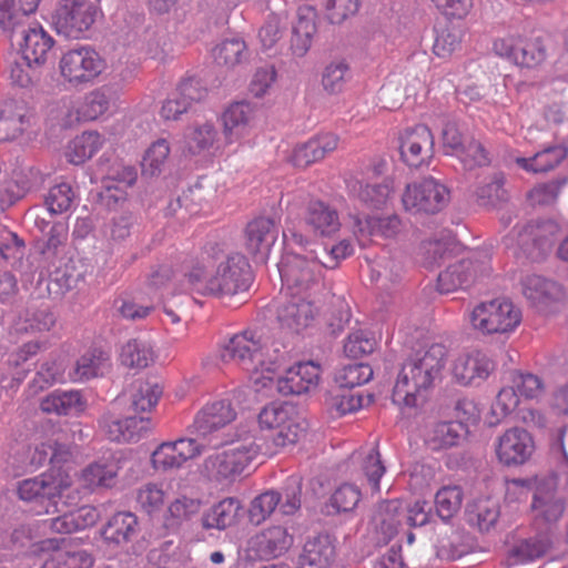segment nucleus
I'll return each mask as SVG.
<instances>
[{
  "mask_svg": "<svg viewBox=\"0 0 568 568\" xmlns=\"http://www.w3.org/2000/svg\"><path fill=\"white\" fill-rule=\"evenodd\" d=\"M190 288L203 296H231L248 288L250 264L241 253H227L219 244H206L183 274Z\"/></svg>",
  "mask_w": 568,
  "mask_h": 568,
  "instance_id": "nucleus-1",
  "label": "nucleus"
},
{
  "mask_svg": "<svg viewBox=\"0 0 568 568\" xmlns=\"http://www.w3.org/2000/svg\"><path fill=\"white\" fill-rule=\"evenodd\" d=\"M448 349L442 343L416 351L403 364L392 393V402L400 409L424 405L429 392L440 379Z\"/></svg>",
  "mask_w": 568,
  "mask_h": 568,
  "instance_id": "nucleus-2",
  "label": "nucleus"
},
{
  "mask_svg": "<svg viewBox=\"0 0 568 568\" xmlns=\"http://www.w3.org/2000/svg\"><path fill=\"white\" fill-rule=\"evenodd\" d=\"M71 447L53 442L51 467L44 473L18 483L17 493L21 500L34 505L37 514H55L59 504L68 498L73 487Z\"/></svg>",
  "mask_w": 568,
  "mask_h": 568,
  "instance_id": "nucleus-3",
  "label": "nucleus"
},
{
  "mask_svg": "<svg viewBox=\"0 0 568 568\" xmlns=\"http://www.w3.org/2000/svg\"><path fill=\"white\" fill-rule=\"evenodd\" d=\"M221 358L250 375L256 385L266 387L278 369L277 356H270L267 339L256 329H244L230 336L221 347Z\"/></svg>",
  "mask_w": 568,
  "mask_h": 568,
  "instance_id": "nucleus-4",
  "label": "nucleus"
},
{
  "mask_svg": "<svg viewBox=\"0 0 568 568\" xmlns=\"http://www.w3.org/2000/svg\"><path fill=\"white\" fill-rule=\"evenodd\" d=\"M257 424L261 432L266 434L260 444L261 454L266 456L295 446L305 432L294 406L287 403L273 402L264 406L257 415Z\"/></svg>",
  "mask_w": 568,
  "mask_h": 568,
  "instance_id": "nucleus-5",
  "label": "nucleus"
},
{
  "mask_svg": "<svg viewBox=\"0 0 568 568\" xmlns=\"http://www.w3.org/2000/svg\"><path fill=\"white\" fill-rule=\"evenodd\" d=\"M324 263L315 256L286 253L278 265L281 280L288 293L317 297L324 291Z\"/></svg>",
  "mask_w": 568,
  "mask_h": 568,
  "instance_id": "nucleus-6",
  "label": "nucleus"
},
{
  "mask_svg": "<svg viewBox=\"0 0 568 568\" xmlns=\"http://www.w3.org/2000/svg\"><path fill=\"white\" fill-rule=\"evenodd\" d=\"M521 317L520 308L505 297L480 302L468 314L471 328L484 336L513 333Z\"/></svg>",
  "mask_w": 568,
  "mask_h": 568,
  "instance_id": "nucleus-7",
  "label": "nucleus"
},
{
  "mask_svg": "<svg viewBox=\"0 0 568 568\" xmlns=\"http://www.w3.org/2000/svg\"><path fill=\"white\" fill-rule=\"evenodd\" d=\"M262 453L254 436L239 439L232 447L209 456L204 462L207 475L215 481L232 483Z\"/></svg>",
  "mask_w": 568,
  "mask_h": 568,
  "instance_id": "nucleus-8",
  "label": "nucleus"
},
{
  "mask_svg": "<svg viewBox=\"0 0 568 568\" xmlns=\"http://www.w3.org/2000/svg\"><path fill=\"white\" fill-rule=\"evenodd\" d=\"M560 233V226L552 220L534 221L521 226H515L505 236L506 247L517 250L531 260L542 258L554 246Z\"/></svg>",
  "mask_w": 568,
  "mask_h": 568,
  "instance_id": "nucleus-9",
  "label": "nucleus"
},
{
  "mask_svg": "<svg viewBox=\"0 0 568 568\" xmlns=\"http://www.w3.org/2000/svg\"><path fill=\"white\" fill-rule=\"evenodd\" d=\"M105 69V60L89 45L70 49L59 60L60 75L71 88L92 84Z\"/></svg>",
  "mask_w": 568,
  "mask_h": 568,
  "instance_id": "nucleus-10",
  "label": "nucleus"
},
{
  "mask_svg": "<svg viewBox=\"0 0 568 568\" xmlns=\"http://www.w3.org/2000/svg\"><path fill=\"white\" fill-rule=\"evenodd\" d=\"M493 51L526 69H536L548 58L546 40L540 36L506 34L494 40Z\"/></svg>",
  "mask_w": 568,
  "mask_h": 568,
  "instance_id": "nucleus-11",
  "label": "nucleus"
},
{
  "mask_svg": "<svg viewBox=\"0 0 568 568\" xmlns=\"http://www.w3.org/2000/svg\"><path fill=\"white\" fill-rule=\"evenodd\" d=\"M448 201V189L433 176L407 183L400 195L404 211L410 214H436Z\"/></svg>",
  "mask_w": 568,
  "mask_h": 568,
  "instance_id": "nucleus-12",
  "label": "nucleus"
},
{
  "mask_svg": "<svg viewBox=\"0 0 568 568\" xmlns=\"http://www.w3.org/2000/svg\"><path fill=\"white\" fill-rule=\"evenodd\" d=\"M494 452L501 466L520 467L532 458L536 452L535 438L527 429L514 426L495 439Z\"/></svg>",
  "mask_w": 568,
  "mask_h": 568,
  "instance_id": "nucleus-13",
  "label": "nucleus"
},
{
  "mask_svg": "<svg viewBox=\"0 0 568 568\" xmlns=\"http://www.w3.org/2000/svg\"><path fill=\"white\" fill-rule=\"evenodd\" d=\"M203 450L204 446L194 438L181 437L163 442L151 454V467L159 474L172 473L199 457Z\"/></svg>",
  "mask_w": 568,
  "mask_h": 568,
  "instance_id": "nucleus-14",
  "label": "nucleus"
},
{
  "mask_svg": "<svg viewBox=\"0 0 568 568\" xmlns=\"http://www.w3.org/2000/svg\"><path fill=\"white\" fill-rule=\"evenodd\" d=\"M531 501L534 524L540 529H550L565 513V500L558 496L556 481L552 478L535 479Z\"/></svg>",
  "mask_w": 568,
  "mask_h": 568,
  "instance_id": "nucleus-15",
  "label": "nucleus"
},
{
  "mask_svg": "<svg viewBox=\"0 0 568 568\" xmlns=\"http://www.w3.org/2000/svg\"><path fill=\"white\" fill-rule=\"evenodd\" d=\"M95 18V8L90 0H60L53 17L59 33L79 39L91 28Z\"/></svg>",
  "mask_w": 568,
  "mask_h": 568,
  "instance_id": "nucleus-16",
  "label": "nucleus"
},
{
  "mask_svg": "<svg viewBox=\"0 0 568 568\" xmlns=\"http://www.w3.org/2000/svg\"><path fill=\"white\" fill-rule=\"evenodd\" d=\"M496 363L485 351L473 348L459 353L452 362L453 379L463 386L479 385L495 371Z\"/></svg>",
  "mask_w": 568,
  "mask_h": 568,
  "instance_id": "nucleus-17",
  "label": "nucleus"
},
{
  "mask_svg": "<svg viewBox=\"0 0 568 568\" xmlns=\"http://www.w3.org/2000/svg\"><path fill=\"white\" fill-rule=\"evenodd\" d=\"M402 161L409 168L428 166L434 156V135L424 124L405 129L399 135Z\"/></svg>",
  "mask_w": 568,
  "mask_h": 568,
  "instance_id": "nucleus-18",
  "label": "nucleus"
},
{
  "mask_svg": "<svg viewBox=\"0 0 568 568\" xmlns=\"http://www.w3.org/2000/svg\"><path fill=\"white\" fill-rule=\"evenodd\" d=\"M257 109L246 101L233 102L220 115L222 134L227 145L242 142L252 131Z\"/></svg>",
  "mask_w": 568,
  "mask_h": 568,
  "instance_id": "nucleus-19",
  "label": "nucleus"
},
{
  "mask_svg": "<svg viewBox=\"0 0 568 568\" xmlns=\"http://www.w3.org/2000/svg\"><path fill=\"white\" fill-rule=\"evenodd\" d=\"M290 300L277 310V320L282 328L301 333L311 327L318 314L317 297L288 293Z\"/></svg>",
  "mask_w": 568,
  "mask_h": 568,
  "instance_id": "nucleus-20",
  "label": "nucleus"
},
{
  "mask_svg": "<svg viewBox=\"0 0 568 568\" xmlns=\"http://www.w3.org/2000/svg\"><path fill=\"white\" fill-rule=\"evenodd\" d=\"M278 226L274 219L257 216L244 230V245L248 254L258 262H265L277 240Z\"/></svg>",
  "mask_w": 568,
  "mask_h": 568,
  "instance_id": "nucleus-21",
  "label": "nucleus"
},
{
  "mask_svg": "<svg viewBox=\"0 0 568 568\" xmlns=\"http://www.w3.org/2000/svg\"><path fill=\"white\" fill-rule=\"evenodd\" d=\"M404 231V224L397 214L387 216L355 217L353 233L359 246L372 244L374 237L397 239Z\"/></svg>",
  "mask_w": 568,
  "mask_h": 568,
  "instance_id": "nucleus-22",
  "label": "nucleus"
},
{
  "mask_svg": "<svg viewBox=\"0 0 568 568\" xmlns=\"http://www.w3.org/2000/svg\"><path fill=\"white\" fill-rule=\"evenodd\" d=\"M322 375L318 363L300 362L286 369L277 379V389L283 395H301L317 388Z\"/></svg>",
  "mask_w": 568,
  "mask_h": 568,
  "instance_id": "nucleus-23",
  "label": "nucleus"
},
{
  "mask_svg": "<svg viewBox=\"0 0 568 568\" xmlns=\"http://www.w3.org/2000/svg\"><path fill=\"white\" fill-rule=\"evenodd\" d=\"M294 544L287 527L272 525L256 532L248 542L250 550L260 559H273L286 554Z\"/></svg>",
  "mask_w": 568,
  "mask_h": 568,
  "instance_id": "nucleus-24",
  "label": "nucleus"
},
{
  "mask_svg": "<svg viewBox=\"0 0 568 568\" xmlns=\"http://www.w3.org/2000/svg\"><path fill=\"white\" fill-rule=\"evenodd\" d=\"M121 469L122 458L116 454H111L84 467L81 470L79 480L81 486L89 491L110 489L116 485Z\"/></svg>",
  "mask_w": 568,
  "mask_h": 568,
  "instance_id": "nucleus-25",
  "label": "nucleus"
},
{
  "mask_svg": "<svg viewBox=\"0 0 568 568\" xmlns=\"http://www.w3.org/2000/svg\"><path fill=\"white\" fill-rule=\"evenodd\" d=\"M303 223L315 237H333L342 227L337 209L323 200L308 202L304 211Z\"/></svg>",
  "mask_w": 568,
  "mask_h": 568,
  "instance_id": "nucleus-26",
  "label": "nucleus"
},
{
  "mask_svg": "<svg viewBox=\"0 0 568 568\" xmlns=\"http://www.w3.org/2000/svg\"><path fill=\"white\" fill-rule=\"evenodd\" d=\"M486 271V265L471 258H463L439 273L437 288L443 294L467 288Z\"/></svg>",
  "mask_w": 568,
  "mask_h": 568,
  "instance_id": "nucleus-27",
  "label": "nucleus"
},
{
  "mask_svg": "<svg viewBox=\"0 0 568 568\" xmlns=\"http://www.w3.org/2000/svg\"><path fill=\"white\" fill-rule=\"evenodd\" d=\"M34 123V114L22 102L7 101L0 105V142L22 136Z\"/></svg>",
  "mask_w": 568,
  "mask_h": 568,
  "instance_id": "nucleus-28",
  "label": "nucleus"
},
{
  "mask_svg": "<svg viewBox=\"0 0 568 568\" xmlns=\"http://www.w3.org/2000/svg\"><path fill=\"white\" fill-rule=\"evenodd\" d=\"M101 425L104 434L112 442L134 443L143 438L151 429L149 417L130 416L120 418L112 414L104 415Z\"/></svg>",
  "mask_w": 568,
  "mask_h": 568,
  "instance_id": "nucleus-29",
  "label": "nucleus"
},
{
  "mask_svg": "<svg viewBox=\"0 0 568 568\" xmlns=\"http://www.w3.org/2000/svg\"><path fill=\"white\" fill-rule=\"evenodd\" d=\"M42 545V549H51L52 552L41 568H92L94 565L89 551L65 545L63 539H47Z\"/></svg>",
  "mask_w": 568,
  "mask_h": 568,
  "instance_id": "nucleus-30",
  "label": "nucleus"
},
{
  "mask_svg": "<svg viewBox=\"0 0 568 568\" xmlns=\"http://www.w3.org/2000/svg\"><path fill=\"white\" fill-rule=\"evenodd\" d=\"M236 412L226 400H216L206 404L194 417L192 432L199 436H207L234 422Z\"/></svg>",
  "mask_w": 568,
  "mask_h": 568,
  "instance_id": "nucleus-31",
  "label": "nucleus"
},
{
  "mask_svg": "<svg viewBox=\"0 0 568 568\" xmlns=\"http://www.w3.org/2000/svg\"><path fill=\"white\" fill-rule=\"evenodd\" d=\"M521 291L527 300L541 310L566 298L562 285L536 274H527L521 278Z\"/></svg>",
  "mask_w": 568,
  "mask_h": 568,
  "instance_id": "nucleus-32",
  "label": "nucleus"
},
{
  "mask_svg": "<svg viewBox=\"0 0 568 568\" xmlns=\"http://www.w3.org/2000/svg\"><path fill=\"white\" fill-rule=\"evenodd\" d=\"M352 464L355 467V478L363 484L365 480L373 494L379 493V480L386 473V467L377 447H362L352 455Z\"/></svg>",
  "mask_w": 568,
  "mask_h": 568,
  "instance_id": "nucleus-33",
  "label": "nucleus"
},
{
  "mask_svg": "<svg viewBox=\"0 0 568 568\" xmlns=\"http://www.w3.org/2000/svg\"><path fill=\"white\" fill-rule=\"evenodd\" d=\"M337 559L335 539L327 534L310 538L298 558V568H332Z\"/></svg>",
  "mask_w": 568,
  "mask_h": 568,
  "instance_id": "nucleus-34",
  "label": "nucleus"
},
{
  "mask_svg": "<svg viewBox=\"0 0 568 568\" xmlns=\"http://www.w3.org/2000/svg\"><path fill=\"white\" fill-rule=\"evenodd\" d=\"M352 192L365 207L383 210L394 196L395 184L392 178H384L382 181L356 180L352 184Z\"/></svg>",
  "mask_w": 568,
  "mask_h": 568,
  "instance_id": "nucleus-35",
  "label": "nucleus"
},
{
  "mask_svg": "<svg viewBox=\"0 0 568 568\" xmlns=\"http://www.w3.org/2000/svg\"><path fill=\"white\" fill-rule=\"evenodd\" d=\"M220 150V132L213 122L194 124L183 139V151L192 155L215 154Z\"/></svg>",
  "mask_w": 568,
  "mask_h": 568,
  "instance_id": "nucleus-36",
  "label": "nucleus"
},
{
  "mask_svg": "<svg viewBox=\"0 0 568 568\" xmlns=\"http://www.w3.org/2000/svg\"><path fill=\"white\" fill-rule=\"evenodd\" d=\"M54 45L53 38L44 28L36 22L23 31V41L20 44L21 57L31 61L34 65H43Z\"/></svg>",
  "mask_w": 568,
  "mask_h": 568,
  "instance_id": "nucleus-37",
  "label": "nucleus"
},
{
  "mask_svg": "<svg viewBox=\"0 0 568 568\" xmlns=\"http://www.w3.org/2000/svg\"><path fill=\"white\" fill-rule=\"evenodd\" d=\"M139 531V519L131 511L115 513L101 530L103 540L110 546L129 544Z\"/></svg>",
  "mask_w": 568,
  "mask_h": 568,
  "instance_id": "nucleus-38",
  "label": "nucleus"
},
{
  "mask_svg": "<svg viewBox=\"0 0 568 568\" xmlns=\"http://www.w3.org/2000/svg\"><path fill=\"white\" fill-rule=\"evenodd\" d=\"M87 403L79 390H53L40 402L44 414L58 416L79 415L85 409Z\"/></svg>",
  "mask_w": 568,
  "mask_h": 568,
  "instance_id": "nucleus-39",
  "label": "nucleus"
},
{
  "mask_svg": "<svg viewBox=\"0 0 568 568\" xmlns=\"http://www.w3.org/2000/svg\"><path fill=\"white\" fill-rule=\"evenodd\" d=\"M568 155V150L561 144L547 146L530 158L518 156L515 163L528 173H545L558 166Z\"/></svg>",
  "mask_w": 568,
  "mask_h": 568,
  "instance_id": "nucleus-40",
  "label": "nucleus"
},
{
  "mask_svg": "<svg viewBox=\"0 0 568 568\" xmlns=\"http://www.w3.org/2000/svg\"><path fill=\"white\" fill-rule=\"evenodd\" d=\"M316 11L310 6H302L297 10V20L293 26L291 47L298 57L304 55L312 44L316 32Z\"/></svg>",
  "mask_w": 568,
  "mask_h": 568,
  "instance_id": "nucleus-41",
  "label": "nucleus"
},
{
  "mask_svg": "<svg viewBox=\"0 0 568 568\" xmlns=\"http://www.w3.org/2000/svg\"><path fill=\"white\" fill-rule=\"evenodd\" d=\"M119 359L128 368L143 369L156 359L154 345L143 338H131L121 347Z\"/></svg>",
  "mask_w": 568,
  "mask_h": 568,
  "instance_id": "nucleus-42",
  "label": "nucleus"
},
{
  "mask_svg": "<svg viewBox=\"0 0 568 568\" xmlns=\"http://www.w3.org/2000/svg\"><path fill=\"white\" fill-rule=\"evenodd\" d=\"M374 521L386 539L393 538L406 525L404 501L393 499L381 503Z\"/></svg>",
  "mask_w": 568,
  "mask_h": 568,
  "instance_id": "nucleus-43",
  "label": "nucleus"
},
{
  "mask_svg": "<svg viewBox=\"0 0 568 568\" xmlns=\"http://www.w3.org/2000/svg\"><path fill=\"white\" fill-rule=\"evenodd\" d=\"M39 2L40 0H0V28L14 32L37 11Z\"/></svg>",
  "mask_w": 568,
  "mask_h": 568,
  "instance_id": "nucleus-44",
  "label": "nucleus"
},
{
  "mask_svg": "<svg viewBox=\"0 0 568 568\" xmlns=\"http://www.w3.org/2000/svg\"><path fill=\"white\" fill-rule=\"evenodd\" d=\"M104 138L97 131H84L71 140L65 150V158L72 164H83L104 144Z\"/></svg>",
  "mask_w": 568,
  "mask_h": 568,
  "instance_id": "nucleus-45",
  "label": "nucleus"
},
{
  "mask_svg": "<svg viewBox=\"0 0 568 568\" xmlns=\"http://www.w3.org/2000/svg\"><path fill=\"white\" fill-rule=\"evenodd\" d=\"M242 505L237 498L226 497L211 507L203 517V526L207 529L223 530L233 526L237 521V517Z\"/></svg>",
  "mask_w": 568,
  "mask_h": 568,
  "instance_id": "nucleus-46",
  "label": "nucleus"
},
{
  "mask_svg": "<svg viewBox=\"0 0 568 568\" xmlns=\"http://www.w3.org/2000/svg\"><path fill=\"white\" fill-rule=\"evenodd\" d=\"M67 367L65 357L62 355H54L47 358L38 369L36 376L29 384V392L32 395L38 394L40 390L49 388L55 383L64 381V372Z\"/></svg>",
  "mask_w": 568,
  "mask_h": 568,
  "instance_id": "nucleus-47",
  "label": "nucleus"
},
{
  "mask_svg": "<svg viewBox=\"0 0 568 568\" xmlns=\"http://www.w3.org/2000/svg\"><path fill=\"white\" fill-rule=\"evenodd\" d=\"M464 426L458 422H442L435 424L425 438L426 446L434 452L452 448L458 445Z\"/></svg>",
  "mask_w": 568,
  "mask_h": 568,
  "instance_id": "nucleus-48",
  "label": "nucleus"
},
{
  "mask_svg": "<svg viewBox=\"0 0 568 568\" xmlns=\"http://www.w3.org/2000/svg\"><path fill=\"white\" fill-rule=\"evenodd\" d=\"M136 504L151 519H161L166 507V493L163 486L148 483L136 491Z\"/></svg>",
  "mask_w": 568,
  "mask_h": 568,
  "instance_id": "nucleus-49",
  "label": "nucleus"
},
{
  "mask_svg": "<svg viewBox=\"0 0 568 568\" xmlns=\"http://www.w3.org/2000/svg\"><path fill=\"white\" fill-rule=\"evenodd\" d=\"M201 503L195 498L179 496L165 507L161 518L166 528H179L183 523L190 520L200 510Z\"/></svg>",
  "mask_w": 568,
  "mask_h": 568,
  "instance_id": "nucleus-50",
  "label": "nucleus"
},
{
  "mask_svg": "<svg viewBox=\"0 0 568 568\" xmlns=\"http://www.w3.org/2000/svg\"><path fill=\"white\" fill-rule=\"evenodd\" d=\"M464 499V491L458 485H446L437 490L435 494V509L438 517L448 521L462 508Z\"/></svg>",
  "mask_w": 568,
  "mask_h": 568,
  "instance_id": "nucleus-51",
  "label": "nucleus"
},
{
  "mask_svg": "<svg viewBox=\"0 0 568 568\" xmlns=\"http://www.w3.org/2000/svg\"><path fill=\"white\" fill-rule=\"evenodd\" d=\"M108 109V95L101 89H95L87 93L77 106V120L83 122L94 121L103 115Z\"/></svg>",
  "mask_w": 568,
  "mask_h": 568,
  "instance_id": "nucleus-52",
  "label": "nucleus"
},
{
  "mask_svg": "<svg viewBox=\"0 0 568 568\" xmlns=\"http://www.w3.org/2000/svg\"><path fill=\"white\" fill-rule=\"evenodd\" d=\"M109 361V356L99 349H91L84 353L78 361L71 375L73 382L88 381L97 377Z\"/></svg>",
  "mask_w": 568,
  "mask_h": 568,
  "instance_id": "nucleus-53",
  "label": "nucleus"
},
{
  "mask_svg": "<svg viewBox=\"0 0 568 568\" xmlns=\"http://www.w3.org/2000/svg\"><path fill=\"white\" fill-rule=\"evenodd\" d=\"M463 30L455 26H447L437 31L433 53L442 59L450 58L460 50L463 42Z\"/></svg>",
  "mask_w": 568,
  "mask_h": 568,
  "instance_id": "nucleus-54",
  "label": "nucleus"
},
{
  "mask_svg": "<svg viewBox=\"0 0 568 568\" xmlns=\"http://www.w3.org/2000/svg\"><path fill=\"white\" fill-rule=\"evenodd\" d=\"M149 285L154 290L168 291L169 294L183 291L182 281L178 278V272L172 262L158 265L149 276Z\"/></svg>",
  "mask_w": 568,
  "mask_h": 568,
  "instance_id": "nucleus-55",
  "label": "nucleus"
},
{
  "mask_svg": "<svg viewBox=\"0 0 568 568\" xmlns=\"http://www.w3.org/2000/svg\"><path fill=\"white\" fill-rule=\"evenodd\" d=\"M170 145L165 139H159L153 142L142 160V172L145 175L154 176L162 172V169L169 158Z\"/></svg>",
  "mask_w": 568,
  "mask_h": 568,
  "instance_id": "nucleus-56",
  "label": "nucleus"
},
{
  "mask_svg": "<svg viewBox=\"0 0 568 568\" xmlns=\"http://www.w3.org/2000/svg\"><path fill=\"white\" fill-rule=\"evenodd\" d=\"M372 377L373 369L368 364L355 363L341 368L335 381L343 388H354L366 384Z\"/></svg>",
  "mask_w": 568,
  "mask_h": 568,
  "instance_id": "nucleus-57",
  "label": "nucleus"
},
{
  "mask_svg": "<svg viewBox=\"0 0 568 568\" xmlns=\"http://www.w3.org/2000/svg\"><path fill=\"white\" fill-rule=\"evenodd\" d=\"M511 386L519 397L526 399L538 398L545 390L544 383L537 375L523 372H514L511 374Z\"/></svg>",
  "mask_w": 568,
  "mask_h": 568,
  "instance_id": "nucleus-58",
  "label": "nucleus"
},
{
  "mask_svg": "<svg viewBox=\"0 0 568 568\" xmlns=\"http://www.w3.org/2000/svg\"><path fill=\"white\" fill-rule=\"evenodd\" d=\"M163 390L156 383L141 382L139 383L134 394L132 395V405L135 412H150L153 409Z\"/></svg>",
  "mask_w": 568,
  "mask_h": 568,
  "instance_id": "nucleus-59",
  "label": "nucleus"
},
{
  "mask_svg": "<svg viewBox=\"0 0 568 568\" xmlns=\"http://www.w3.org/2000/svg\"><path fill=\"white\" fill-rule=\"evenodd\" d=\"M281 496L274 490H267L253 499L248 510L252 523L261 524L268 518L280 505Z\"/></svg>",
  "mask_w": 568,
  "mask_h": 568,
  "instance_id": "nucleus-60",
  "label": "nucleus"
},
{
  "mask_svg": "<svg viewBox=\"0 0 568 568\" xmlns=\"http://www.w3.org/2000/svg\"><path fill=\"white\" fill-rule=\"evenodd\" d=\"M75 199V193L69 183L61 182L52 186L45 199L48 210L53 214L68 211Z\"/></svg>",
  "mask_w": 568,
  "mask_h": 568,
  "instance_id": "nucleus-61",
  "label": "nucleus"
},
{
  "mask_svg": "<svg viewBox=\"0 0 568 568\" xmlns=\"http://www.w3.org/2000/svg\"><path fill=\"white\" fill-rule=\"evenodd\" d=\"M349 79V68L345 62H333L328 64L322 77V84L331 94L339 93Z\"/></svg>",
  "mask_w": 568,
  "mask_h": 568,
  "instance_id": "nucleus-62",
  "label": "nucleus"
},
{
  "mask_svg": "<svg viewBox=\"0 0 568 568\" xmlns=\"http://www.w3.org/2000/svg\"><path fill=\"white\" fill-rule=\"evenodd\" d=\"M38 67L21 57V60L10 63L8 69L9 79L14 85L28 88L39 80Z\"/></svg>",
  "mask_w": 568,
  "mask_h": 568,
  "instance_id": "nucleus-63",
  "label": "nucleus"
},
{
  "mask_svg": "<svg viewBox=\"0 0 568 568\" xmlns=\"http://www.w3.org/2000/svg\"><path fill=\"white\" fill-rule=\"evenodd\" d=\"M471 514L476 517V524L480 530H488L499 517V507L496 500L485 498L477 500Z\"/></svg>",
  "mask_w": 568,
  "mask_h": 568,
  "instance_id": "nucleus-64",
  "label": "nucleus"
}]
</instances>
